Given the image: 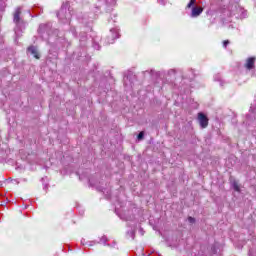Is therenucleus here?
Returning <instances> with one entry per match:
<instances>
[{
  "label": "nucleus",
  "mask_w": 256,
  "mask_h": 256,
  "mask_svg": "<svg viewBox=\"0 0 256 256\" xmlns=\"http://www.w3.org/2000/svg\"><path fill=\"white\" fill-rule=\"evenodd\" d=\"M176 73H177V70L175 69L168 70V75H176Z\"/></svg>",
  "instance_id": "obj_17"
},
{
  "label": "nucleus",
  "mask_w": 256,
  "mask_h": 256,
  "mask_svg": "<svg viewBox=\"0 0 256 256\" xmlns=\"http://www.w3.org/2000/svg\"><path fill=\"white\" fill-rule=\"evenodd\" d=\"M51 29V24H41L38 29L39 35H41L42 39H47L45 35H48V43H51L53 41L54 37H61L59 35V30H55L53 34H50L49 31Z\"/></svg>",
  "instance_id": "obj_2"
},
{
  "label": "nucleus",
  "mask_w": 256,
  "mask_h": 256,
  "mask_svg": "<svg viewBox=\"0 0 256 256\" xmlns=\"http://www.w3.org/2000/svg\"><path fill=\"white\" fill-rule=\"evenodd\" d=\"M232 187H233L234 191H237L238 193L241 191V187L239 186V183H237V181H234L232 183Z\"/></svg>",
  "instance_id": "obj_11"
},
{
  "label": "nucleus",
  "mask_w": 256,
  "mask_h": 256,
  "mask_svg": "<svg viewBox=\"0 0 256 256\" xmlns=\"http://www.w3.org/2000/svg\"><path fill=\"white\" fill-rule=\"evenodd\" d=\"M158 3H160L161 5H165V1L164 0H158Z\"/></svg>",
  "instance_id": "obj_24"
},
{
  "label": "nucleus",
  "mask_w": 256,
  "mask_h": 256,
  "mask_svg": "<svg viewBox=\"0 0 256 256\" xmlns=\"http://www.w3.org/2000/svg\"><path fill=\"white\" fill-rule=\"evenodd\" d=\"M251 121L256 125V96L254 98V103L250 106V114L246 117V125H251Z\"/></svg>",
  "instance_id": "obj_6"
},
{
  "label": "nucleus",
  "mask_w": 256,
  "mask_h": 256,
  "mask_svg": "<svg viewBox=\"0 0 256 256\" xmlns=\"http://www.w3.org/2000/svg\"><path fill=\"white\" fill-rule=\"evenodd\" d=\"M229 40H225L224 42H223V47L225 48V49H227V45H229Z\"/></svg>",
  "instance_id": "obj_20"
},
{
  "label": "nucleus",
  "mask_w": 256,
  "mask_h": 256,
  "mask_svg": "<svg viewBox=\"0 0 256 256\" xmlns=\"http://www.w3.org/2000/svg\"><path fill=\"white\" fill-rule=\"evenodd\" d=\"M13 21L16 25V28L14 29L15 34L19 37L20 33L25 29V22L21 20V8L16 9Z\"/></svg>",
  "instance_id": "obj_3"
},
{
  "label": "nucleus",
  "mask_w": 256,
  "mask_h": 256,
  "mask_svg": "<svg viewBox=\"0 0 256 256\" xmlns=\"http://www.w3.org/2000/svg\"><path fill=\"white\" fill-rule=\"evenodd\" d=\"M71 32H72L73 36L75 37V35H76L75 34V29H72Z\"/></svg>",
  "instance_id": "obj_26"
},
{
  "label": "nucleus",
  "mask_w": 256,
  "mask_h": 256,
  "mask_svg": "<svg viewBox=\"0 0 256 256\" xmlns=\"http://www.w3.org/2000/svg\"><path fill=\"white\" fill-rule=\"evenodd\" d=\"M197 0H190L186 6V9H191L190 17L195 18L199 17L203 13V7L195 5Z\"/></svg>",
  "instance_id": "obj_4"
},
{
  "label": "nucleus",
  "mask_w": 256,
  "mask_h": 256,
  "mask_svg": "<svg viewBox=\"0 0 256 256\" xmlns=\"http://www.w3.org/2000/svg\"><path fill=\"white\" fill-rule=\"evenodd\" d=\"M93 47H94V49H96L97 51H99V49H101V45H99V43H97V42H93Z\"/></svg>",
  "instance_id": "obj_15"
},
{
  "label": "nucleus",
  "mask_w": 256,
  "mask_h": 256,
  "mask_svg": "<svg viewBox=\"0 0 256 256\" xmlns=\"http://www.w3.org/2000/svg\"><path fill=\"white\" fill-rule=\"evenodd\" d=\"M127 237H130L131 239H135V229H131V231H128Z\"/></svg>",
  "instance_id": "obj_12"
},
{
  "label": "nucleus",
  "mask_w": 256,
  "mask_h": 256,
  "mask_svg": "<svg viewBox=\"0 0 256 256\" xmlns=\"http://www.w3.org/2000/svg\"><path fill=\"white\" fill-rule=\"evenodd\" d=\"M105 3L110 5V6H113V5H115L116 0H105Z\"/></svg>",
  "instance_id": "obj_14"
},
{
  "label": "nucleus",
  "mask_w": 256,
  "mask_h": 256,
  "mask_svg": "<svg viewBox=\"0 0 256 256\" xmlns=\"http://www.w3.org/2000/svg\"><path fill=\"white\" fill-rule=\"evenodd\" d=\"M119 28H111L106 38L103 40L104 45H113L116 39H119Z\"/></svg>",
  "instance_id": "obj_5"
},
{
  "label": "nucleus",
  "mask_w": 256,
  "mask_h": 256,
  "mask_svg": "<svg viewBox=\"0 0 256 256\" xmlns=\"http://www.w3.org/2000/svg\"><path fill=\"white\" fill-rule=\"evenodd\" d=\"M81 245H87V242H85V239L81 240Z\"/></svg>",
  "instance_id": "obj_25"
},
{
  "label": "nucleus",
  "mask_w": 256,
  "mask_h": 256,
  "mask_svg": "<svg viewBox=\"0 0 256 256\" xmlns=\"http://www.w3.org/2000/svg\"><path fill=\"white\" fill-rule=\"evenodd\" d=\"M85 41H87V36L86 35L81 36L80 43H85Z\"/></svg>",
  "instance_id": "obj_18"
},
{
  "label": "nucleus",
  "mask_w": 256,
  "mask_h": 256,
  "mask_svg": "<svg viewBox=\"0 0 256 256\" xmlns=\"http://www.w3.org/2000/svg\"><path fill=\"white\" fill-rule=\"evenodd\" d=\"M191 76H189V79H193L195 77V71L190 70Z\"/></svg>",
  "instance_id": "obj_22"
},
{
  "label": "nucleus",
  "mask_w": 256,
  "mask_h": 256,
  "mask_svg": "<svg viewBox=\"0 0 256 256\" xmlns=\"http://www.w3.org/2000/svg\"><path fill=\"white\" fill-rule=\"evenodd\" d=\"M127 79L129 78H124V85H127Z\"/></svg>",
  "instance_id": "obj_27"
},
{
  "label": "nucleus",
  "mask_w": 256,
  "mask_h": 256,
  "mask_svg": "<svg viewBox=\"0 0 256 256\" xmlns=\"http://www.w3.org/2000/svg\"><path fill=\"white\" fill-rule=\"evenodd\" d=\"M72 15L69 1L63 2L60 11L57 13L59 21L62 23H70Z\"/></svg>",
  "instance_id": "obj_1"
},
{
  "label": "nucleus",
  "mask_w": 256,
  "mask_h": 256,
  "mask_svg": "<svg viewBox=\"0 0 256 256\" xmlns=\"http://www.w3.org/2000/svg\"><path fill=\"white\" fill-rule=\"evenodd\" d=\"M98 243H100L101 245H107V237L102 236V238L100 239V241Z\"/></svg>",
  "instance_id": "obj_13"
},
{
  "label": "nucleus",
  "mask_w": 256,
  "mask_h": 256,
  "mask_svg": "<svg viewBox=\"0 0 256 256\" xmlns=\"http://www.w3.org/2000/svg\"><path fill=\"white\" fill-rule=\"evenodd\" d=\"M214 81L220 82V87H223V80H221V74L214 75Z\"/></svg>",
  "instance_id": "obj_10"
},
{
  "label": "nucleus",
  "mask_w": 256,
  "mask_h": 256,
  "mask_svg": "<svg viewBox=\"0 0 256 256\" xmlns=\"http://www.w3.org/2000/svg\"><path fill=\"white\" fill-rule=\"evenodd\" d=\"M198 121L202 129H205L209 125V119L203 113L198 114Z\"/></svg>",
  "instance_id": "obj_7"
},
{
  "label": "nucleus",
  "mask_w": 256,
  "mask_h": 256,
  "mask_svg": "<svg viewBox=\"0 0 256 256\" xmlns=\"http://www.w3.org/2000/svg\"><path fill=\"white\" fill-rule=\"evenodd\" d=\"M143 137H145V133L144 132H140L138 134V139L141 141V139H143Z\"/></svg>",
  "instance_id": "obj_19"
},
{
  "label": "nucleus",
  "mask_w": 256,
  "mask_h": 256,
  "mask_svg": "<svg viewBox=\"0 0 256 256\" xmlns=\"http://www.w3.org/2000/svg\"><path fill=\"white\" fill-rule=\"evenodd\" d=\"M97 243V241H89L86 245H88V247H93L94 245H97Z\"/></svg>",
  "instance_id": "obj_16"
},
{
  "label": "nucleus",
  "mask_w": 256,
  "mask_h": 256,
  "mask_svg": "<svg viewBox=\"0 0 256 256\" xmlns=\"http://www.w3.org/2000/svg\"><path fill=\"white\" fill-rule=\"evenodd\" d=\"M139 233H140V235H145V231H143L142 228L139 229Z\"/></svg>",
  "instance_id": "obj_23"
},
{
  "label": "nucleus",
  "mask_w": 256,
  "mask_h": 256,
  "mask_svg": "<svg viewBox=\"0 0 256 256\" xmlns=\"http://www.w3.org/2000/svg\"><path fill=\"white\" fill-rule=\"evenodd\" d=\"M28 53H31L35 57V59H39V52L37 51V47L30 46L28 47Z\"/></svg>",
  "instance_id": "obj_9"
},
{
  "label": "nucleus",
  "mask_w": 256,
  "mask_h": 256,
  "mask_svg": "<svg viewBox=\"0 0 256 256\" xmlns=\"http://www.w3.org/2000/svg\"><path fill=\"white\" fill-rule=\"evenodd\" d=\"M255 61V57L247 58L246 63L244 64L245 69H247V71H252V69H255Z\"/></svg>",
  "instance_id": "obj_8"
},
{
  "label": "nucleus",
  "mask_w": 256,
  "mask_h": 256,
  "mask_svg": "<svg viewBox=\"0 0 256 256\" xmlns=\"http://www.w3.org/2000/svg\"><path fill=\"white\" fill-rule=\"evenodd\" d=\"M188 222L191 223V224L195 223V218L188 217Z\"/></svg>",
  "instance_id": "obj_21"
}]
</instances>
